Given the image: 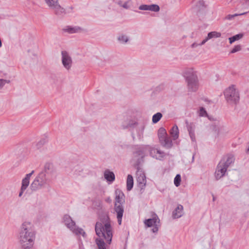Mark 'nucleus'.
Segmentation results:
<instances>
[{
  "instance_id": "f257e3e1",
  "label": "nucleus",
  "mask_w": 249,
  "mask_h": 249,
  "mask_svg": "<svg viewBox=\"0 0 249 249\" xmlns=\"http://www.w3.org/2000/svg\"><path fill=\"white\" fill-rule=\"evenodd\" d=\"M36 232L30 222H23L20 228L18 239L20 249H31L33 246Z\"/></svg>"
},
{
  "instance_id": "f03ea898",
  "label": "nucleus",
  "mask_w": 249,
  "mask_h": 249,
  "mask_svg": "<svg viewBox=\"0 0 249 249\" xmlns=\"http://www.w3.org/2000/svg\"><path fill=\"white\" fill-rule=\"evenodd\" d=\"M95 231L98 237H103L107 244H111L113 236L112 228L110 225V218L107 215L103 216L100 221L96 222Z\"/></svg>"
},
{
  "instance_id": "7ed1b4c3",
  "label": "nucleus",
  "mask_w": 249,
  "mask_h": 249,
  "mask_svg": "<svg viewBox=\"0 0 249 249\" xmlns=\"http://www.w3.org/2000/svg\"><path fill=\"white\" fill-rule=\"evenodd\" d=\"M51 165L46 164L44 169L40 172L36 177L30 185V189L32 191H37L45 188L50 182L49 174Z\"/></svg>"
},
{
  "instance_id": "20e7f679",
  "label": "nucleus",
  "mask_w": 249,
  "mask_h": 249,
  "mask_svg": "<svg viewBox=\"0 0 249 249\" xmlns=\"http://www.w3.org/2000/svg\"><path fill=\"white\" fill-rule=\"evenodd\" d=\"M115 203L114 211L117 213V218L119 225H121L122 219L124 212L123 204L124 202V195L120 189L115 190Z\"/></svg>"
},
{
  "instance_id": "39448f33",
  "label": "nucleus",
  "mask_w": 249,
  "mask_h": 249,
  "mask_svg": "<svg viewBox=\"0 0 249 249\" xmlns=\"http://www.w3.org/2000/svg\"><path fill=\"white\" fill-rule=\"evenodd\" d=\"M146 149L147 146L143 145H137L135 147L131 162L133 163L136 169L138 167H140V164L143 162Z\"/></svg>"
},
{
  "instance_id": "423d86ee",
  "label": "nucleus",
  "mask_w": 249,
  "mask_h": 249,
  "mask_svg": "<svg viewBox=\"0 0 249 249\" xmlns=\"http://www.w3.org/2000/svg\"><path fill=\"white\" fill-rule=\"evenodd\" d=\"M225 98L229 104H237L239 101L240 96L238 90L234 85L229 87L224 92Z\"/></svg>"
},
{
  "instance_id": "0eeeda50",
  "label": "nucleus",
  "mask_w": 249,
  "mask_h": 249,
  "mask_svg": "<svg viewBox=\"0 0 249 249\" xmlns=\"http://www.w3.org/2000/svg\"><path fill=\"white\" fill-rule=\"evenodd\" d=\"M186 79L189 90L193 92L196 91L198 87V80L196 72L193 70H188L186 72Z\"/></svg>"
},
{
  "instance_id": "6e6552de",
  "label": "nucleus",
  "mask_w": 249,
  "mask_h": 249,
  "mask_svg": "<svg viewBox=\"0 0 249 249\" xmlns=\"http://www.w3.org/2000/svg\"><path fill=\"white\" fill-rule=\"evenodd\" d=\"M128 126L131 128V135L133 140L136 138V135L138 139H141L144 129V125L143 124H139L138 122L132 121L128 124Z\"/></svg>"
},
{
  "instance_id": "1a4fd4ad",
  "label": "nucleus",
  "mask_w": 249,
  "mask_h": 249,
  "mask_svg": "<svg viewBox=\"0 0 249 249\" xmlns=\"http://www.w3.org/2000/svg\"><path fill=\"white\" fill-rule=\"evenodd\" d=\"M192 11L196 14L200 19H203L207 15L206 6L203 0H197L193 7Z\"/></svg>"
},
{
  "instance_id": "9d476101",
  "label": "nucleus",
  "mask_w": 249,
  "mask_h": 249,
  "mask_svg": "<svg viewBox=\"0 0 249 249\" xmlns=\"http://www.w3.org/2000/svg\"><path fill=\"white\" fill-rule=\"evenodd\" d=\"M45 2L55 15L60 16L66 13L65 9L61 6L58 0H45Z\"/></svg>"
},
{
  "instance_id": "9b49d317",
  "label": "nucleus",
  "mask_w": 249,
  "mask_h": 249,
  "mask_svg": "<svg viewBox=\"0 0 249 249\" xmlns=\"http://www.w3.org/2000/svg\"><path fill=\"white\" fill-rule=\"evenodd\" d=\"M137 181L138 183L139 187L141 189V193L143 192L146 183V179L145 175L141 167H138L137 169Z\"/></svg>"
},
{
  "instance_id": "f8f14e48",
  "label": "nucleus",
  "mask_w": 249,
  "mask_h": 249,
  "mask_svg": "<svg viewBox=\"0 0 249 249\" xmlns=\"http://www.w3.org/2000/svg\"><path fill=\"white\" fill-rule=\"evenodd\" d=\"M62 55V63L64 67L67 70L71 69L72 64L71 57L69 53L66 51L61 52Z\"/></svg>"
},
{
  "instance_id": "ddd939ff",
  "label": "nucleus",
  "mask_w": 249,
  "mask_h": 249,
  "mask_svg": "<svg viewBox=\"0 0 249 249\" xmlns=\"http://www.w3.org/2000/svg\"><path fill=\"white\" fill-rule=\"evenodd\" d=\"M221 36L220 32H209L207 36L200 43L195 42L191 45L192 48H196L198 46L204 45L208 40L213 37H219Z\"/></svg>"
},
{
  "instance_id": "4468645a",
  "label": "nucleus",
  "mask_w": 249,
  "mask_h": 249,
  "mask_svg": "<svg viewBox=\"0 0 249 249\" xmlns=\"http://www.w3.org/2000/svg\"><path fill=\"white\" fill-rule=\"evenodd\" d=\"M186 127L189 132V134L190 138L192 142H196V136L195 133V130L196 128L195 124L193 123H189L187 121L186 122Z\"/></svg>"
},
{
  "instance_id": "2eb2a0df",
  "label": "nucleus",
  "mask_w": 249,
  "mask_h": 249,
  "mask_svg": "<svg viewBox=\"0 0 249 249\" xmlns=\"http://www.w3.org/2000/svg\"><path fill=\"white\" fill-rule=\"evenodd\" d=\"M139 9L140 10L143 11H151L153 12H159L160 11V7L157 4H142L139 7Z\"/></svg>"
},
{
  "instance_id": "dca6fc26",
  "label": "nucleus",
  "mask_w": 249,
  "mask_h": 249,
  "mask_svg": "<svg viewBox=\"0 0 249 249\" xmlns=\"http://www.w3.org/2000/svg\"><path fill=\"white\" fill-rule=\"evenodd\" d=\"M150 155L153 158L159 160H162L165 156V154L163 151L154 148L150 149Z\"/></svg>"
},
{
  "instance_id": "f3484780",
  "label": "nucleus",
  "mask_w": 249,
  "mask_h": 249,
  "mask_svg": "<svg viewBox=\"0 0 249 249\" xmlns=\"http://www.w3.org/2000/svg\"><path fill=\"white\" fill-rule=\"evenodd\" d=\"M227 169L219 163L217 165L215 172V177L217 180L223 177L227 171Z\"/></svg>"
},
{
  "instance_id": "a211bd4d",
  "label": "nucleus",
  "mask_w": 249,
  "mask_h": 249,
  "mask_svg": "<svg viewBox=\"0 0 249 249\" xmlns=\"http://www.w3.org/2000/svg\"><path fill=\"white\" fill-rule=\"evenodd\" d=\"M63 220L65 225L70 230L73 229L74 227L75 226V223L72 220L71 217L70 215L68 214L64 215L63 218Z\"/></svg>"
},
{
  "instance_id": "6ab92c4d",
  "label": "nucleus",
  "mask_w": 249,
  "mask_h": 249,
  "mask_svg": "<svg viewBox=\"0 0 249 249\" xmlns=\"http://www.w3.org/2000/svg\"><path fill=\"white\" fill-rule=\"evenodd\" d=\"M234 160L235 159L234 156L232 155H229L227 156L226 160H222L220 161L219 163L221 164L222 165L227 169L231 163L234 162Z\"/></svg>"
},
{
  "instance_id": "aec40b11",
  "label": "nucleus",
  "mask_w": 249,
  "mask_h": 249,
  "mask_svg": "<svg viewBox=\"0 0 249 249\" xmlns=\"http://www.w3.org/2000/svg\"><path fill=\"white\" fill-rule=\"evenodd\" d=\"M161 145L165 148L170 149L173 146V142L171 138L168 136L160 140Z\"/></svg>"
},
{
  "instance_id": "412c9836",
  "label": "nucleus",
  "mask_w": 249,
  "mask_h": 249,
  "mask_svg": "<svg viewBox=\"0 0 249 249\" xmlns=\"http://www.w3.org/2000/svg\"><path fill=\"white\" fill-rule=\"evenodd\" d=\"M183 207L180 204H178L177 207L172 213V217L174 219L180 217L183 214Z\"/></svg>"
},
{
  "instance_id": "4be33fe9",
  "label": "nucleus",
  "mask_w": 249,
  "mask_h": 249,
  "mask_svg": "<svg viewBox=\"0 0 249 249\" xmlns=\"http://www.w3.org/2000/svg\"><path fill=\"white\" fill-rule=\"evenodd\" d=\"M160 221L159 218L157 215L153 217L152 218H149L145 219L144 221L145 225L148 227H151L153 226H155L156 224L157 220Z\"/></svg>"
},
{
  "instance_id": "5701e85b",
  "label": "nucleus",
  "mask_w": 249,
  "mask_h": 249,
  "mask_svg": "<svg viewBox=\"0 0 249 249\" xmlns=\"http://www.w3.org/2000/svg\"><path fill=\"white\" fill-rule=\"evenodd\" d=\"M104 177L105 179L109 182H113L115 180V175L113 172L109 171V170H106L104 172Z\"/></svg>"
},
{
  "instance_id": "b1692460",
  "label": "nucleus",
  "mask_w": 249,
  "mask_h": 249,
  "mask_svg": "<svg viewBox=\"0 0 249 249\" xmlns=\"http://www.w3.org/2000/svg\"><path fill=\"white\" fill-rule=\"evenodd\" d=\"M95 242L98 249H107V245L105 243L103 238H97L95 240Z\"/></svg>"
},
{
  "instance_id": "393cba45",
  "label": "nucleus",
  "mask_w": 249,
  "mask_h": 249,
  "mask_svg": "<svg viewBox=\"0 0 249 249\" xmlns=\"http://www.w3.org/2000/svg\"><path fill=\"white\" fill-rule=\"evenodd\" d=\"M170 135L173 137L174 140H177L178 137L179 131L177 125L173 126L170 132Z\"/></svg>"
},
{
  "instance_id": "a878e982",
  "label": "nucleus",
  "mask_w": 249,
  "mask_h": 249,
  "mask_svg": "<svg viewBox=\"0 0 249 249\" xmlns=\"http://www.w3.org/2000/svg\"><path fill=\"white\" fill-rule=\"evenodd\" d=\"M133 177L131 175H128L126 180V189L127 191H129L131 190L133 187Z\"/></svg>"
},
{
  "instance_id": "bb28decb",
  "label": "nucleus",
  "mask_w": 249,
  "mask_h": 249,
  "mask_svg": "<svg viewBox=\"0 0 249 249\" xmlns=\"http://www.w3.org/2000/svg\"><path fill=\"white\" fill-rule=\"evenodd\" d=\"M118 41L120 43L125 44L129 39V37L125 34H121L117 37Z\"/></svg>"
},
{
  "instance_id": "cd10ccee",
  "label": "nucleus",
  "mask_w": 249,
  "mask_h": 249,
  "mask_svg": "<svg viewBox=\"0 0 249 249\" xmlns=\"http://www.w3.org/2000/svg\"><path fill=\"white\" fill-rule=\"evenodd\" d=\"M71 231L76 235H82L84 237L86 236V234L84 231L81 228H77L76 225H75L73 229H71Z\"/></svg>"
},
{
  "instance_id": "c85d7f7f",
  "label": "nucleus",
  "mask_w": 249,
  "mask_h": 249,
  "mask_svg": "<svg viewBox=\"0 0 249 249\" xmlns=\"http://www.w3.org/2000/svg\"><path fill=\"white\" fill-rule=\"evenodd\" d=\"M244 36V34L242 33H240L237 34L235 36H233L229 38V42L230 44H232L234 42L239 40L241 39Z\"/></svg>"
},
{
  "instance_id": "c756f323",
  "label": "nucleus",
  "mask_w": 249,
  "mask_h": 249,
  "mask_svg": "<svg viewBox=\"0 0 249 249\" xmlns=\"http://www.w3.org/2000/svg\"><path fill=\"white\" fill-rule=\"evenodd\" d=\"M34 171L33 170L30 173L26 175L25 177L22 180V184L27 186H29L30 183V179L32 175L34 174Z\"/></svg>"
},
{
  "instance_id": "7c9ffc66",
  "label": "nucleus",
  "mask_w": 249,
  "mask_h": 249,
  "mask_svg": "<svg viewBox=\"0 0 249 249\" xmlns=\"http://www.w3.org/2000/svg\"><path fill=\"white\" fill-rule=\"evenodd\" d=\"M158 136L159 141L163 139V138L167 136V132L166 130L163 128L160 127L158 130Z\"/></svg>"
},
{
  "instance_id": "2f4dec72",
  "label": "nucleus",
  "mask_w": 249,
  "mask_h": 249,
  "mask_svg": "<svg viewBox=\"0 0 249 249\" xmlns=\"http://www.w3.org/2000/svg\"><path fill=\"white\" fill-rule=\"evenodd\" d=\"M83 30V29L79 26H67L63 29V31H78Z\"/></svg>"
},
{
  "instance_id": "473e14b6",
  "label": "nucleus",
  "mask_w": 249,
  "mask_h": 249,
  "mask_svg": "<svg viewBox=\"0 0 249 249\" xmlns=\"http://www.w3.org/2000/svg\"><path fill=\"white\" fill-rule=\"evenodd\" d=\"M162 115L160 112L155 114L152 117V122L154 124L158 123L161 118Z\"/></svg>"
},
{
  "instance_id": "72a5a7b5",
  "label": "nucleus",
  "mask_w": 249,
  "mask_h": 249,
  "mask_svg": "<svg viewBox=\"0 0 249 249\" xmlns=\"http://www.w3.org/2000/svg\"><path fill=\"white\" fill-rule=\"evenodd\" d=\"M223 128L221 127L216 126H213V131L215 136V137H219L220 135V132L222 130Z\"/></svg>"
},
{
  "instance_id": "f704fd0d",
  "label": "nucleus",
  "mask_w": 249,
  "mask_h": 249,
  "mask_svg": "<svg viewBox=\"0 0 249 249\" xmlns=\"http://www.w3.org/2000/svg\"><path fill=\"white\" fill-rule=\"evenodd\" d=\"M174 184L176 187H178L180 184L181 176L179 174H177L174 178Z\"/></svg>"
},
{
  "instance_id": "c9c22d12",
  "label": "nucleus",
  "mask_w": 249,
  "mask_h": 249,
  "mask_svg": "<svg viewBox=\"0 0 249 249\" xmlns=\"http://www.w3.org/2000/svg\"><path fill=\"white\" fill-rule=\"evenodd\" d=\"M132 4V2L131 0H128L126 1H125L123 5H122V7L125 9H128L130 8L131 5Z\"/></svg>"
},
{
  "instance_id": "e433bc0d",
  "label": "nucleus",
  "mask_w": 249,
  "mask_h": 249,
  "mask_svg": "<svg viewBox=\"0 0 249 249\" xmlns=\"http://www.w3.org/2000/svg\"><path fill=\"white\" fill-rule=\"evenodd\" d=\"M246 13H241V14H235L233 15H229L225 18L226 19L228 20H232L235 17H237L238 16H241L245 14Z\"/></svg>"
},
{
  "instance_id": "4c0bfd02",
  "label": "nucleus",
  "mask_w": 249,
  "mask_h": 249,
  "mask_svg": "<svg viewBox=\"0 0 249 249\" xmlns=\"http://www.w3.org/2000/svg\"><path fill=\"white\" fill-rule=\"evenodd\" d=\"M199 115L201 117L206 116L207 115V113L205 108L203 107H200L199 110Z\"/></svg>"
},
{
  "instance_id": "58836bf2",
  "label": "nucleus",
  "mask_w": 249,
  "mask_h": 249,
  "mask_svg": "<svg viewBox=\"0 0 249 249\" xmlns=\"http://www.w3.org/2000/svg\"><path fill=\"white\" fill-rule=\"evenodd\" d=\"M27 187L28 186L21 183V187L18 195L19 197H21L22 196L23 192L26 190Z\"/></svg>"
},
{
  "instance_id": "ea45409f",
  "label": "nucleus",
  "mask_w": 249,
  "mask_h": 249,
  "mask_svg": "<svg viewBox=\"0 0 249 249\" xmlns=\"http://www.w3.org/2000/svg\"><path fill=\"white\" fill-rule=\"evenodd\" d=\"M10 80L0 79V89H2L6 83H9Z\"/></svg>"
},
{
  "instance_id": "a19ab883",
  "label": "nucleus",
  "mask_w": 249,
  "mask_h": 249,
  "mask_svg": "<svg viewBox=\"0 0 249 249\" xmlns=\"http://www.w3.org/2000/svg\"><path fill=\"white\" fill-rule=\"evenodd\" d=\"M241 50V46L240 45H238L235 46L232 50L231 51V53H235L237 52H238Z\"/></svg>"
},
{
  "instance_id": "79ce46f5",
  "label": "nucleus",
  "mask_w": 249,
  "mask_h": 249,
  "mask_svg": "<svg viewBox=\"0 0 249 249\" xmlns=\"http://www.w3.org/2000/svg\"><path fill=\"white\" fill-rule=\"evenodd\" d=\"M45 141L44 140H41L38 143L36 144V149H39L41 147V146L44 144Z\"/></svg>"
},
{
  "instance_id": "37998d69",
  "label": "nucleus",
  "mask_w": 249,
  "mask_h": 249,
  "mask_svg": "<svg viewBox=\"0 0 249 249\" xmlns=\"http://www.w3.org/2000/svg\"><path fill=\"white\" fill-rule=\"evenodd\" d=\"M116 3L119 5L120 6V7H122V5H123V2L122 0H118L117 2H116Z\"/></svg>"
},
{
  "instance_id": "c03bdc74",
  "label": "nucleus",
  "mask_w": 249,
  "mask_h": 249,
  "mask_svg": "<svg viewBox=\"0 0 249 249\" xmlns=\"http://www.w3.org/2000/svg\"><path fill=\"white\" fill-rule=\"evenodd\" d=\"M154 227L152 229V231L153 232H157L158 231V228L157 226V225L156 224L155 226H154Z\"/></svg>"
},
{
  "instance_id": "a18cd8bd",
  "label": "nucleus",
  "mask_w": 249,
  "mask_h": 249,
  "mask_svg": "<svg viewBox=\"0 0 249 249\" xmlns=\"http://www.w3.org/2000/svg\"><path fill=\"white\" fill-rule=\"evenodd\" d=\"M214 199H215V198L213 197V200H214Z\"/></svg>"
},
{
  "instance_id": "49530a36",
  "label": "nucleus",
  "mask_w": 249,
  "mask_h": 249,
  "mask_svg": "<svg viewBox=\"0 0 249 249\" xmlns=\"http://www.w3.org/2000/svg\"><path fill=\"white\" fill-rule=\"evenodd\" d=\"M110 200L109 199V198H108L107 199V201H110Z\"/></svg>"
},
{
  "instance_id": "de8ad7c7",
  "label": "nucleus",
  "mask_w": 249,
  "mask_h": 249,
  "mask_svg": "<svg viewBox=\"0 0 249 249\" xmlns=\"http://www.w3.org/2000/svg\"><path fill=\"white\" fill-rule=\"evenodd\" d=\"M110 200L109 199V198H108L107 199V201H110Z\"/></svg>"
}]
</instances>
